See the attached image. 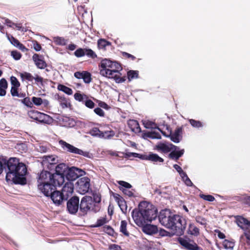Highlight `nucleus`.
<instances>
[{
	"label": "nucleus",
	"mask_w": 250,
	"mask_h": 250,
	"mask_svg": "<svg viewBox=\"0 0 250 250\" xmlns=\"http://www.w3.org/2000/svg\"><path fill=\"white\" fill-rule=\"evenodd\" d=\"M3 163L7 167L5 179L7 182L12 181L15 184L21 185L26 184L25 175L27 169L24 163L15 157L10 158L8 160L3 159Z\"/></svg>",
	"instance_id": "1"
},
{
	"label": "nucleus",
	"mask_w": 250,
	"mask_h": 250,
	"mask_svg": "<svg viewBox=\"0 0 250 250\" xmlns=\"http://www.w3.org/2000/svg\"><path fill=\"white\" fill-rule=\"evenodd\" d=\"M131 214L135 223L142 227L156 218L157 210L152 205L144 202L139 204L138 208H135L132 210Z\"/></svg>",
	"instance_id": "2"
},
{
	"label": "nucleus",
	"mask_w": 250,
	"mask_h": 250,
	"mask_svg": "<svg viewBox=\"0 0 250 250\" xmlns=\"http://www.w3.org/2000/svg\"><path fill=\"white\" fill-rule=\"evenodd\" d=\"M100 74L108 79H113L117 83H122L125 81L126 77H121L120 71L122 67L120 63L113 62L108 59L103 60L99 65Z\"/></svg>",
	"instance_id": "3"
},
{
	"label": "nucleus",
	"mask_w": 250,
	"mask_h": 250,
	"mask_svg": "<svg viewBox=\"0 0 250 250\" xmlns=\"http://www.w3.org/2000/svg\"><path fill=\"white\" fill-rule=\"evenodd\" d=\"M54 168L55 172L54 173L42 170L38 176L37 182L53 183L55 185H62L68 167L63 163H61L56 165Z\"/></svg>",
	"instance_id": "4"
},
{
	"label": "nucleus",
	"mask_w": 250,
	"mask_h": 250,
	"mask_svg": "<svg viewBox=\"0 0 250 250\" xmlns=\"http://www.w3.org/2000/svg\"><path fill=\"white\" fill-rule=\"evenodd\" d=\"M62 185L54 184L53 183L38 182L39 189L47 196H50L53 203L60 206L65 201L67 200L62 191L56 190L57 187Z\"/></svg>",
	"instance_id": "5"
},
{
	"label": "nucleus",
	"mask_w": 250,
	"mask_h": 250,
	"mask_svg": "<svg viewBox=\"0 0 250 250\" xmlns=\"http://www.w3.org/2000/svg\"><path fill=\"white\" fill-rule=\"evenodd\" d=\"M90 211L96 213L99 211V208L94 205L92 197L84 196L80 202L79 214L81 216H85Z\"/></svg>",
	"instance_id": "6"
},
{
	"label": "nucleus",
	"mask_w": 250,
	"mask_h": 250,
	"mask_svg": "<svg viewBox=\"0 0 250 250\" xmlns=\"http://www.w3.org/2000/svg\"><path fill=\"white\" fill-rule=\"evenodd\" d=\"M236 222L244 231L243 234L240 236V241L250 245V221L241 216H238L236 217Z\"/></svg>",
	"instance_id": "7"
},
{
	"label": "nucleus",
	"mask_w": 250,
	"mask_h": 250,
	"mask_svg": "<svg viewBox=\"0 0 250 250\" xmlns=\"http://www.w3.org/2000/svg\"><path fill=\"white\" fill-rule=\"evenodd\" d=\"M172 221L173 226L169 227L168 229L177 235H183L187 226L186 219L180 215L175 214Z\"/></svg>",
	"instance_id": "8"
},
{
	"label": "nucleus",
	"mask_w": 250,
	"mask_h": 250,
	"mask_svg": "<svg viewBox=\"0 0 250 250\" xmlns=\"http://www.w3.org/2000/svg\"><path fill=\"white\" fill-rule=\"evenodd\" d=\"M59 143L61 146L62 148L67 152L75 154L81 155L87 158H90V154L88 152L84 151L62 140H60Z\"/></svg>",
	"instance_id": "9"
},
{
	"label": "nucleus",
	"mask_w": 250,
	"mask_h": 250,
	"mask_svg": "<svg viewBox=\"0 0 250 250\" xmlns=\"http://www.w3.org/2000/svg\"><path fill=\"white\" fill-rule=\"evenodd\" d=\"M175 215L169 209H165L162 210L158 216L159 221L163 226L168 229L169 227L173 226L172 225L173 224L172 221Z\"/></svg>",
	"instance_id": "10"
},
{
	"label": "nucleus",
	"mask_w": 250,
	"mask_h": 250,
	"mask_svg": "<svg viewBox=\"0 0 250 250\" xmlns=\"http://www.w3.org/2000/svg\"><path fill=\"white\" fill-rule=\"evenodd\" d=\"M90 179L87 177L79 179L76 184L77 191L82 194L88 192L90 186Z\"/></svg>",
	"instance_id": "11"
},
{
	"label": "nucleus",
	"mask_w": 250,
	"mask_h": 250,
	"mask_svg": "<svg viewBox=\"0 0 250 250\" xmlns=\"http://www.w3.org/2000/svg\"><path fill=\"white\" fill-rule=\"evenodd\" d=\"M79 198L76 196L71 197L67 200L66 204V209L71 214H76L80 210Z\"/></svg>",
	"instance_id": "12"
},
{
	"label": "nucleus",
	"mask_w": 250,
	"mask_h": 250,
	"mask_svg": "<svg viewBox=\"0 0 250 250\" xmlns=\"http://www.w3.org/2000/svg\"><path fill=\"white\" fill-rule=\"evenodd\" d=\"M178 241L179 244L187 250H203L193 240L189 238L179 237Z\"/></svg>",
	"instance_id": "13"
},
{
	"label": "nucleus",
	"mask_w": 250,
	"mask_h": 250,
	"mask_svg": "<svg viewBox=\"0 0 250 250\" xmlns=\"http://www.w3.org/2000/svg\"><path fill=\"white\" fill-rule=\"evenodd\" d=\"M84 171L76 167H72L67 169L65 176L66 179L71 182L75 180L79 177L82 176Z\"/></svg>",
	"instance_id": "14"
},
{
	"label": "nucleus",
	"mask_w": 250,
	"mask_h": 250,
	"mask_svg": "<svg viewBox=\"0 0 250 250\" xmlns=\"http://www.w3.org/2000/svg\"><path fill=\"white\" fill-rule=\"evenodd\" d=\"M177 146L172 144H167L163 143H159L155 146V149L159 152L163 153H167L172 149H176Z\"/></svg>",
	"instance_id": "15"
},
{
	"label": "nucleus",
	"mask_w": 250,
	"mask_h": 250,
	"mask_svg": "<svg viewBox=\"0 0 250 250\" xmlns=\"http://www.w3.org/2000/svg\"><path fill=\"white\" fill-rule=\"evenodd\" d=\"M32 59L36 66L39 69H44L47 66L42 55L34 54L32 57Z\"/></svg>",
	"instance_id": "16"
},
{
	"label": "nucleus",
	"mask_w": 250,
	"mask_h": 250,
	"mask_svg": "<svg viewBox=\"0 0 250 250\" xmlns=\"http://www.w3.org/2000/svg\"><path fill=\"white\" fill-rule=\"evenodd\" d=\"M56 161L53 156H44L42 157V165L47 167L48 169L52 170L56 166Z\"/></svg>",
	"instance_id": "17"
},
{
	"label": "nucleus",
	"mask_w": 250,
	"mask_h": 250,
	"mask_svg": "<svg viewBox=\"0 0 250 250\" xmlns=\"http://www.w3.org/2000/svg\"><path fill=\"white\" fill-rule=\"evenodd\" d=\"M112 195L116 202L118 203L121 210L123 212L125 213L127 211V206L125 200L118 193H113Z\"/></svg>",
	"instance_id": "18"
},
{
	"label": "nucleus",
	"mask_w": 250,
	"mask_h": 250,
	"mask_svg": "<svg viewBox=\"0 0 250 250\" xmlns=\"http://www.w3.org/2000/svg\"><path fill=\"white\" fill-rule=\"evenodd\" d=\"M182 127H178L175 130L174 133H172V132L170 131L169 138H170L172 142L178 143L180 142L182 139Z\"/></svg>",
	"instance_id": "19"
},
{
	"label": "nucleus",
	"mask_w": 250,
	"mask_h": 250,
	"mask_svg": "<svg viewBox=\"0 0 250 250\" xmlns=\"http://www.w3.org/2000/svg\"><path fill=\"white\" fill-rule=\"evenodd\" d=\"M74 190L73 184L71 182H66L63 187L62 192L64 195V197L68 200L72 195Z\"/></svg>",
	"instance_id": "20"
},
{
	"label": "nucleus",
	"mask_w": 250,
	"mask_h": 250,
	"mask_svg": "<svg viewBox=\"0 0 250 250\" xmlns=\"http://www.w3.org/2000/svg\"><path fill=\"white\" fill-rule=\"evenodd\" d=\"M142 230L146 234L152 235L158 232V229L155 225L148 224L147 223L142 227Z\"/></svg>",
	"instance_id": "21"
},
{
	"label": "nucleus",
	"mask_w": 250,
	"mask_h": 250,
	"mask_svg": "<svg viewBox=\"0 0 250 250\" xmlns=\"http://www.w3.org/2000/svg\"><path fill=\"white\" fill-rule=\"evenodd\" d=\"M127 125L130 129L136 133H139L141 132V129L139 124L137 120H129L127 122Z\"/></svg>",
	"instance_id": "22"
},
{
	"label": "nucleus",
	"mask_w": 250,
	"mask_h": 250,
	"mask_svg": "<svg viewBox=\"0 0 250 250\" xmlns=\"http://www.w3.org/2000/svg\"><path fill=\"white\" fill-rule=\"evenodd\" d=\"M56 96L57 97V99L62 108H66L71 106V105L69 100L65 98L64 95L57 94Z\"/></svg>",
	"instance_id": "23"
},
{
	"label": "nucleus",
	"mask_w": 250,
	"mask_h": 250,
	"mask_svg": "<svg viewBox=\"0 0 250 250\" xmlns=\"http://www.w3.org/2000/svg\"><path fill=\"white\" fill-rule=\"evenodd\" d=\"M53 119L49 115L40 112L37 121L41 123L50 124L52 122Z\"/></svg>",
	"instance_id": "24"
},
{
	"label": "nucleus",
	"mask_w": 250,
	"mask_h": 250,
	"mask_svg": "<svg viewBox=\"0 0 250 250\" xmlns=\"http://www.w3.org/2000/svg\"><path fill=\"white\" fill-rule=\"evenodd\" d=\"M147 160L150 161L154 163H163L164 159L161 157H159L157 154L150 153L148 155Z\"/></svg>",
	"instance_id": "25"
},
{
	"label": "nucleus",
	"mask_w": 250,
	"mask_h": 250,
	"mask_svg": "<svg viewBox=\"0 0 250 250\" xmlns=\"http://www.w3.org/2000/svg\"><path fill=\"white\" fill-rule=\"evenodd\" d=\"M127 222L126 220H122L120 227V232L125 236H129V232L127 230Z\"/></svg>",
	"instance_id": "26"
},
{
	"label": "nucleus",
	"mask_w": 250,
	"mask_h": 250,
	"mask_svg": "<svg viewBox=\"0 0 250 250\" xmlns=\"http://www.w3.org/2000/svg\"><path fill=\"white\" fill-rule=\"evenodd\" d=\"M184 153V149H182L179 151L173 150L169 153V157L171 159L177 161L180 157L183 155Z\"/></svg>",
	"instance_id": "27"
},
{
	"label": "nucleus",
	"mask_w": 250,
	"mask_h": 250,
	"mask_svg": "<svg viewBox=\"0 0 250 250\" xmlns=\"http://www.w3.org/2000/svg\"><path fill=\"white\" fill-rule=\"evenodd\" d=\"M93 201L95 206H97L99 208V211L101 208L100 203L101 202V195L99 193H94L93 194Z\"/></svg>",
	"instance_id": "28"
},
{
	"label": "nucleus",
	"mask_w": 250,
	"mask_h": 250,
	"mask_svg": "<svg viewBox=\"0 0 250 250\" xmlns=\"http://www.w3.org/2000/svg\"><path fill=\"white\" fill-rule=\"evenodd\" d=\"M57 89L58 90L62 91L68 95L73 94V90L71 88L62 84H58Z\"/></svg>",
	"instance_id": "29"
},
{
	"label": "nucleus",
	"mask_w": 250,
	"mask_h": 250,
	"mask_svg": "<svg viewBox=\"0 0 250 250\" xmlns=\"http://www.w3.org/2000/svg\"><path fill=\"white\" fill-rule=\"evenodd\" d=\"M108 222V220H107V217L106 215H105L104 217H101L100 218L98 219L96 223L92 226V227L98 228L104 225Z\"/></svg>",
	"instance_id": "30"
},
{
	"label": "nucleus",
	"mask_w": 250,
	"mask_h": 250,
	"mask_svg": "<svg viewBox=\"0 0 250 250\" xmlns=\"http://www.w3.org/2000/svg\"><path fill=\"white\" fill-rule=\"evenodd\" d=\"M223 246L225 249L232 250L235 245V242L234 240H228L225 239L223 242Z\"/></svg>",
	"instance_id": "31"
},
{
	"label": "nucleus",
	"mask_w": 250,
	"mask_h": 250,
	"mask_svg": "<svg viewBox=\"0 0 250 250\" xmlns=\"http://www.w3.org/2000/svg\"><path fill=\"white\" fill-rule=\"evenodd\" d=\"M81 79H83L85 83H89L92 81L91 74L88 71H83Z\"/></svg>",
	"instance_id": "32"
},
{
	"label": "nucleus",
	"mask_w": 250,
	"mask_h": 250,
	"mask_svg": "<svg viewBox=\"0 0 250 250\" xmlns=\"http://www.w3.org/2000/svg\"><path fill=\"white\" fill-rule=\"evenodd\" d=\"M15 148L21 154L26 152L27 150V146L25 143L17 144Z\"/></svg>",
	"instance_id": "33"
},
{
	"label": "nucleus",
	"mask_w": 250,
	"mask_h": 250,
	"mask_svg": "<svg viewBox=\"0 0 250 250\" xmlns=\"http://www.w3.org/2000/svg\"><path fill=\"white\" fill-rule=\"evenodd\" d=\"M115 134V132L112 130H110L108 131H105L104 132L102 131V133H101V138L109 139L114 137Z\"/></svg>",
	"instance_id": "34"
},
{
	"label": "nucleus",
	"mask_w": 250,
	"mask_h": 250,
	"mask_svg": "<svg viewBox=\"0 0 250 250\" xmlns=\"http://www.w3.org/2000/svg\"><path fill=\"white\" fill-rule=\"evenodd\" d=\"M20 77L22 81L27 80L29 82H32L33 80V76L30 73L24 72L23 73H21Z\"/></svg>",
	"instance_id": "35"
},
{
	"label": "nucleus",
	"mask_w": 250,
	"mask_h": 250,
	"mask_svg": "<svg viewBox=\"0 0 250 250\" xmlns=\"http://www.w3.org/2000/svg\"><path fill=\"white\" fill-rule=\"evenodd\" d=\"M74 99L79 102H82L83 103L85 99H88L87 95L85 94H82L79 92L75 93L74 95Z\"/></svg>",
	"instance_id": "36"
},
{
	"label": "nucleus",
	"mask_w": 250,
	"mask_h": 250,
	"mask_svg": "<svg viewBox=\"0 0 250 250\" xmlns=\"http://www.w3.org/2000/svg\"><path fill=\"white\" fill-rule=\"evenodd\" d=\"M127 78L129 81H131L133 79L138 78L139 73L138 71L129 70L127 73Z\"/></svg>",
	"instance_id": "37"
},
{
	"label": "nucleus",
	"mask_w": 250,
	"mask_h": 250,
	"mask_svg": "<svg viewBox=\"0 0 250 250\" xmlns=\"http://www.w3.org/2000/svg\"><path fill=\"white\" fill-rule=\"evenodd\" d=\"M110 44L109 42L104 39H101L98 41V46L100 49H105V47Z\"/></svg>",
	"instance_id": "38"
},
{
	"label": "nucleus",
	"mask_w": 250,
	"mask_h": 250,
	"mask_svg": "<svg viewBox=\"0 0 250 250\" xmlns=\"http://www.w3.org/2000/svg\"><path fill=\"white\" fill-rule=\"evenodd\" d=\"M54 42L56 44L59 45H65L66 44L67 40L62 37H57L54 39Z\"/></svg>",
	"instance_id": "39"
},
{
	"label": "nucleus",
	"mask_w": 250,
	"mask_h": 250,
	"mask_svg": "<svg viewBox=\"0 0 250 250\" xmlns=\"http://www.w3.org/2000/svg\"><path fill=\"white\" fill-rule=\"evenodd\" d=\"M143 124L145 127L146 128H155L156 127V124L154 122L150 121H143Z\"/></svg>",
	"instance_id": "40"
},
{
	"label": "nucleus",
	"mask_w": 250,
	"mask_h": 250,
	"mask_svg": "<svg viewBox=\"0 0 250 250\" xmlns=\"http://www.w3.org/2000/svg\"><path fill=\"white\" fill-rule=\"evenodd\" d=\"M188 122L193 127L199 128L203 126L202 123L199 121H197L194 119H189Z\"/></svg>",
	"instance_id": "41"
},
{
	"label": "nucleus",
	"mask_w": 250,
	"mask_h": 250,
	"mask_svg": "<svg viewBox=\"0 0 250 250\" xmlns=\"http://www.w3.org/2000/svg\"><path fill=\"white\" fill-rule=\"evenodd\" d=\"M40 113V112H39L37 110H31L28 112V114L30 118L37 121Z\"/></svg>",
	"instance_id": "42"
},
{
	"label": "nucleus",
	"mask_w": 250,
	"mask_h": 250,
	"mask_svg": "<svg viewBox=\"0 0 250 250\" xmlns=\"http://www.w3.org/2000/svg\"><path fill=\"white\" fill-rule=\"evenodd\" d=\"M101 133H102V131H101L98 127H93L89 131V133L92 136H97L100 138H101Z\"/></svg>",
	"instance_id": "43"
},
{
	"label": "nucleus",
	"mask_w": 250,
	"mask_h": 250,
	"mask_svg": "<svg viewBox=\"0 0 250 250\" xmlns=\"http://www.w3.org/2000/svg\"><path fill=\"white\" fill-rule=\"evenodd\" d=\"M199 197L201 198L204 199V200L209 202H213L215 200L214 196H213L211 195H205L204 194H200Z\"/></svg>",
	"instance_id": "44"
},
{
	"label": "nucleus",
	"mask_w": 250,
	"mask_h": 250,
	"mask_svg": "<svg viewBox=\"0 0 250 250\" xmlns=\"http://www.w3.org/2000/svg\"><path fill=\"white\" fill-rule=\"evenodd\" d=\"M74 55L78 58H80L84 56L85 55V48L83 49L79 48L77 49L74 52Z\"/></svg>",
	"instance_id": "45"
},
{
	"label": "nucleus",
	"mask_w": 250,
	"mask_h": 250,
	"mask_svg": "<svg viewBox=\"0 0 250 250\" xmlns=\"http://www.w3.org/2000/svg\"><path fill=\"white\" fill-rule=\"evenodd\" d=\"M146 136L152 139H158L161 138V135L158 132H150L146 133Z\"/></svg>",
	"instance_id": "46"
},
{
	"label": "nucleus",
	"mask_w": 250,
	"mask_h": 250,
	"mask_svg": "<svg viewBox=\"0 0 250 250\" xmlns=\"http://www.w3.org/2000/svg\"><path fill=\"white\" fill-rule=\"evenodd\" d=\"M85 55L92 59H95L97 57L96 53L91 49L85 48Z\"/></svg>",
	"instance_id": "47"
},
{
	"label": "nucleus",
	"mask_w": 250,
	"mask_h": 250,
	"mask_svg": "<svg viewBox=\"0 0 250 250\" xmlns=\"http://www.w3.org/2000/svg\"><path fill=\"white\" fill-rule=\"evenodd\" d=\"M10 81L12 86L20 87L21 83L16 77L11 76L10 77Z\"/></svg>",
	"instance_id": "48"
},
{
	"label": "nucleus",
	"mask_w": 250,
	"mask_h": 250,
	"mask_svg": "<svg viewBox=\"0 0 250 250\" xmlns=\"http://www.w3.org/2000/svg\"><path fill=\"white\" fill-rule=\"evenodd\" d=\"M189 231L192 235L198 236L199 234V229L194 226H190Z\"/></svg>",
	"instance_id": "49"
},
{
	"label": "nucleus",
	"mask_w": 250,
	"mask_h": 250,
	"mask_svg": "<svg viewBox=\"0 0 250 250\" xmlns=\"http://www.w3.org/2000/svg\"><path fill=\"white\" fill-rule=\"evenodd\" d=\"M33 80L35 81V83L37 84H41L42 85H43V78L38 74H35L33 77Z\"/></svg>",
	"instance_id": "50"
},
{
	"label": "nucleus",
	"mask_w": 250,
	"mask_h": 250,
	"mask_svg": "<svg viewBox=\"0 0 250 250\" xmlns=\"http://www.w3.org/2000/svg\"><path fill=\"white\" fill-rule=\"evenodd\" d=\"M21 101L22 103L27 107H32L33 106V103L28 97L23 98Z\"/></svg>",
	"instance_id": "51"
},
{
	"label": "nucleus",
	"mask_w": 250,
	"mask_h": 250,
	"mask_svg": "<svg viewBox=\"0 0 250 250\" xmlns=\"http://www.w3.org/2000/svg\"><path fill=\"white\" fill-rule=\"evenodd\" d=\"M118 184L120 186V187H123L124 188H131L132 186L128 183L124 181H119L117 182Z\"/></svg>",
	"instance_id": "52"
},
{
	"label": "nucleus",
	"mask_w": 250,
	"mask_h": 250,
	"mask_svg": "<svg viewBox=\"0 0 250 250\" xmlns=\"http://www.w3.org/2000/svg\"><path fill=\"white\" fill-rule=\"evenodd\" d=\"M83 103L87 107L91 109L93 108L95 105V103L92 100L88 99H85Z\"/></svg>",
	"instance_id": "53"
},
{
	"label": "nucleus",
	"mask_w": 250,
	"mask_h": 250,
	"mask_svg": "<svg viewBox=\"0 0 250 250\" xmlns=\"http://www.w3.org/2000/svg\"><path fill=\"white\" fill-rule=\"evenodd\" d=\"M241 202L242 204L250 207V196H246L242 197Z\"/></svg>",
	"instance_id": "54"
},
{
	"label": "nucleus",
	"mask_w": 250,
	"mask_h": 250,
	"mask_svg": "<svg viewBox=\"0 0 250 250\" xmlns=\"http://www.w3.org/2000/svg\"><path fill=\"white\" fill-rule=\"evenodd\" d=\"M33 104L36 105H41L42 104V100L41 98L33 97L32 99Z\"/></svg>",
	"instance_id": "55"
},
{
	"label": "nucleus",
	"mask_w": 250,
	"mask_h": 250,
	"mask_svg": "<svg viewBox=\"0 0 250 250\" xmlns=\"http://www.w3.org/2000/svg\"><path fill=\"white\" fill-rule=\"evenodd\" d=\"M181 177H182L186 185L189 187H191L193 185V183H192L190 179L188 177L187 174L186 175H183L182 176H181Z\"/></svg>",
	"instance_id": "56"
},
{
	"label": "nucleus",
	"mask_w": 250,
	"mask_h": 250,
	"mask_svg": "<svg viewBox=\"0 0 250 250\" xmlns=\"http://www.w3.org/2000/svg\"><path fill=\"white\" fill-rule=\"evenodd\" d=\"M196 221L202 225H206L207 224V220L206 219L200 216H197L195 218Z\"/></svg>",
	"instance_id": "57"
},
{
	"label": "nucleus",
	"mask_w": 250,
	"mask_h": 250,
	"mask_svg": "<svg viewBox=\"0 0 250 250\" xmlns=\"http://www.w3.org/2000/svg\"><path fill=\"white\" fill-rule=\"evenodd\" d=\"M119 189L126 195L129 197L133 196V193L131 190H129V188H124L123 187H119Z\"/></svg>",
	"instance_id": "58"
},
{
	"label": "nucleus",
	"mask_w": 250,
	"mask_h": 250,
	"mask_svg": "<svg viewBox=\"0 0 250 250\" xmlns=\"http://www.w3.org/2000/svg\"><path fill=\"white\" fill-rule=\"evenodd\" d=\"M11 54L13 58L16 60H19L21 57V53L17 50L12 51Z\"/></svg>",
	"instance_id": "59"
},
{
	"label": "nucleus",
	"mask_w": 250,
	"mask_h": 250,
	"mask_svg": "<svg viewBox=\"0 0 250 250\" xmlns=\"http://www.w3.org/2000/svg\"><path fill=\"white\" fill-rule=\"evenodd\" d=\"M104 228L105 230V231L109 235L113 236L114 234L115 233V231L114 229L109 226H106L104 227Z\"/></svg>",
	"instance_id": "60"
},
{
	"label": "nucleus",
	"mask_w": 250,
	"mask_h": 250,
	"mask_svg": "<svg viewBox=\"0 0 250 250\" xmlns=\"http://www.w3.org/2000/svg\"><path fill=\"white\" fill-rule=\"evenodd\" d=\"M173 167L180 174L181 176L184 174L186 175V173L183 170L182 167H180L179 165H178L177 164H175L173 165Z\"/></svg>",
	"instance_id": "61"
},
{
	"label": "nucleus",
	"mask_w": 250,
	"mask_h": 250,
	"mask_svg": "<svg viewBox=\"0 0 250 250\" xmlns=\"http://www.w3.org/2000/svg\"><path fill=\"white\" fill-rule=\"evenodd\" d=\"M20 87H15V86H11L10 92L11 94V95L13 97H16L17 95H18V94L19 93V88Z\"/></svg>",
	"instance_id": "62"
},
{
	"label": "nucleus",
	"mask_w": 250,
	"mask_h": 250,
	"mask_svg": "<svg viewBox=\"0 0 250 250\" xmlns=\"http://www.w3.org/2000/svg\"><path fill=\"white\" fill-rule=\"evenodd\" d=\"M94 111L96 114H97L98 115H99L100 117H104V116L105 114H104V111H103V109H102L100 107H97V108H95L94 110Z\"/></svg>",
	"instance_id": "63"
},
{
	"label": "nucleus",
	"mask_w": 250,
	"mask_h": 250,
	"mask_svg": "<svg viewBox=\"0 0 250 250\" xmlns=\"http://www.w3.org/2000/svg\"><path fill=\"white\" fill-rule=\"evenodd\" d=\"M109 250H122L121 247L116 244H111L109 247Z\"/></svg>",
	"instance_id": "64"
}]
</instances>
